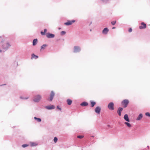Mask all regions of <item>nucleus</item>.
Returning a JSON list of instances; mask_svg holds the SVG:
<instances>
[{"label":"nucleus","mask_w":150,"mask_h":150,"mask_svg":"<svg viewBox=\"0 0 150 150\" xmlns=\"http://www.w3.org/2000/svg\"><path fill=\"white\" fill-rule=\"evenodd\" d=\"M1 52V50H0V52Z\"/></svg>","instance_id":"nucleus-38"},{"label":"nucleus","mask_w":150,"mask_h":150,"mask_svg":"<svg viewBox=\"0 0 150 150\" xmlns=\"http://www.w3.org/2000/svg\"><path fill=\"white\" fill-rule=\"evenodd\" d=\"M108 31L109 30L107 28H104L103 30L102 33L104 34H106L108 33Z\"/></svg>","instance_id":"nucleus-11"},{"label":"nucleus","mask_w":150,"mask_h":150,"mask_svg":"<svg viewBox=\"0 0 150 150\" xmlns=\"http://www.w3.org/2000/svg\"><path fill=\"white\" fill-rule=\"evenodd\" d=\"M47 31V30L46 29H45L44 30V32L45 33Z\"/></svg>","instance_id":"nucleus-35"},{"label":"nucleus","mask_w":150,"mask_h":150,"mask_svg":"<svg viewBox=\"0 0 150 150\" xmlns=\"http://www.w3.org/2000/svg\"><path fill=\"white\" fill-rule=\"evenodd\" d=\"M108 107L109 109L111 110H114V104L113 103H110L108 105Z\"/></svg>","instance_id":"nucleus-2"},{"label":"nucleus","mask_w":150,"mask_h":150,"mask_svg":"<svg viewBox=\"0 0 150 150\" xmlns=\"http://www.w3.org/2000/svg\"><path fill=\"white\" fill-rule=\"evenodd\" d=\"M91 106L92 107H93L96 104V103L95 102H93V101H91Z\"/></svg>","instance_id":"nucleus-22"},{"label":"nucleus","mask_w":150,"mask_h":150,"mask_svg":"<svg viewBox=\"0 0 150 150\" xmlns=\"http://www.w3.org/2000/svg\"><path fill=\"white\" fill-rule=\"evenodd\" d=\"M101 110V108L99 107H96L95 110V112L97 114H99Z\"/></svg>","instance_id":"nucleus-8"},{"label":"nucleus","mask_w":150,"mask_h":150,"mask_svg":"<svg viewBox=\"0 0 150 150\" xmlns=\"http://www.w3.org/2000/svg\"><path fill=\"white\" fill-rule=\"evenodd\" d=\"M145 115L146 116L150 117V114L148 112L146 113Z\"/></svg>","instance_id":"nucleus-26"},{"label":"nucleus","mask_w":150,"mask_h":150,"mask_svg":"<svg viewBox=\"0 0 150 150\" xmlns=\"http://www.w3.org/2000/svg\"><path fill=\"white\" fill-rule=\"evenodd\" d=\"M32 58L35 59H36L38 58V56L35 55L34 54H32Z\"/></svg>","instance_id":"nucleus-19"},{"label":"nucleus","mask_w":150,"mask_h":150,"mask_svg":"<svg viewBox=\"0 0 150 150\" xmlns=\"http://www.w3.org/2000/svg\"><path fill=\"white\" fill-rule=\"evenodd\" d=\"M34 119L36 120L38 122H40L41 121V120L40 118H38L36 117H34Z\"/></svg>","instance_id":"nucleus-21"},{"label":"nucleus","mask_w":150,"mask_h":150,"mask_svg":"<svg viewBox=\"0 0 150 150\" xmlns=\"http://www.w3.org/2000/svg\"><path fill=\"white\" fill-rule=\"evenodd\" d=\"M83 135H79V136H78L77 137L78 138H79V139H82L83 138Z\"/></svg>","instance_id":"nucleus-25"},{"label":"nucleus","mask_w":150,"mask_h":150,"mask_svg":"<svg viewBox=\"0 0 150 150\" xmlns=\"http://www.w3.org/2000/svg\"><path fill=\"white\" fill-rule=\"evenodd\" d=\"M143 117V115L142 114L139 115L138 117L137 118V120H140Z\"/></svg>","instance_id":"nucleus-16"},{"label":"nucleus","mask_w":150,"mask_h":150,"mask_svg":"<svg viewBox=\"0 0 150 150\" xmlns=\"http://www.w3.org/2000/svg\"><path fill=\"white\" fill-rule=\"evenodd\" d=\"M41 99V96L39 95H38L35 96L34 99V101L35 102H38Z\"/></svg>","instance_id":"nucleus-3"},{"label":"nucleus","mask_w":150,"mask_h":150,"mask_svg":"<svg viewBox=\"0 0 150 150\" xmlns=\"http://www.w3.org/2000/svg\"><path fill=\"white\" fill-rule=\"evenodd\" d=\"M88 104L86 102H83L81 104V106H86L88 105Z\"/></svg>","instance_id":"nucleus-17"},{"label":"nucleus","mask_w":150,"mask_h":150,"mask_svg":"<svg viewBox=\"0 0 150 150\" xmlns=\"http://www.w3.org/2000/svg\"><path fill=\"white\" fill-rule=\"evenodd\" d=\"M107 126L109 128H112V127H111V126L109 125H107Z\"/></svg>","instance_id":"nucleus-34"},{"label":"nucleus","mask_w":150,"mask_h":150,"mask_svg":"<svg viewBox=\"0 0 150 150\" xmlns=\"http://www.w3.org/2000/svg\"><path fill=\"white\" fill-rule=\"evenodd\" d=\"M132 31V28H130L129 30V32H131Z\"/></svg>","instance_id":"nucleus-32"},{"label":"nucleus","mask_w":150,"mask_h":150,"mask_svg":"<svg viewBox=\"0 0 150 150\" xmlns=\"http://www.w3.org/2000/svg\"><path fill=\"white\" fill-rule=\"evenodd\" d=\"M116 21H113L111 22V23L112 24V25H114L116 23Z\"/></svg>","instance_id":"nucleus-27"},{"label":"nucleus","mask_w":150,"mask_h":150,"mask_svg":"<svg viewBox=\"0 0 150 150\" xmlns=\"http://www.w3.org/2000/svg\"><path fill=\"white\" fill-rule=\"evenodd\" d=\"M30 145L31 146H36L37 144L35 143L32 142L30 143Z\"/></svg>","instance_id":"nucleus-23"},{"label":"nucleus","mask_w":150,"mask_h":150,"mask_svg":"<svg viewBox=\"0 0 150 150\" xmlns=\"http://www.w3.org/2000/svg\"><path fill=\"white\" fill-rule=\"evenodd\" d=\"M115 27H113L112 28V29H115Z\"/></svg>","instance_id":"nucleus-36"},{"label":"nucleus","mask_w":150,"mask_h":150,"mask_svg":"<svg viewBox=\"0 0 150 150\" xmlns=\"http://www.w3.org/2000/svg\"><path fill=\"white\" fill-rule=\"evenodd\" d=\"M67 102L68 105H71L72 102V100L70 99H68L67 100Z\"/></svg>","instance_id":"nucleus-15"},{"label":"nucleus","mask_w":150,"mask_h":150,"mask_svg":"<svg viewBox=\"0 0 150 150\" xmlns=\"http://www.w3.org/2000/svg\"><path fill=\"white\" fill-rule=\"evenodd\" d=\"M47 46V45L46 44L43 45L41 47V50L42 49H44L45 48V47Z\"/></svg>","instance_id":"nucleus-24"},{"label":"nucleus","mask_w":150,"mask_h":150,"mask_svg":"<svg viewBox=\"0 0 150 150\" xmlns=\"http://www.w3.org/2000/svg\"><path fill=\"white\" fill-rule=\"evenodd\" d=\"M54 95V93L53 92V91H52L51 93L50 97V101H52V100Z\"/></svg>","instance_id":"nucleus-10"},{"label":"nucleus","mask_w":150,"mask_h":150,"mask_svg":"<svg viewBox=\"0 0 150 150\" xmlns=\"http://www.w3.org/2000/svg\"><path fill=\"white\" fill-rule=\"evenodd\" d=\"M10 45L9 43H6L2 45V47L3 49H6L10 47Z\"/></svg>","instance_id":"nucleus-5"},{"label":"nucleus","mask_w":150,"mask_h":150,"mask_svg":"<svg viewBox=\"0 0 150 150\" xmlns=\"http://www.w3.org/2000/svg\"><path fill=\"white\" fill-rule=\"evenodd\" d=\"M125 124L128 127H131V125L128 122H125Z\"/></svg>","instance_id":"nucleus-20"},{"label":"nucleus","mask_w":150,"mask_h":150,"mask_svg":"<svg viewBox=\"0 0 150 150\" xmlns=\"http://www.w3.org/2000/svg\"><path fill=\"white\" fill-rule=\"evenodd\" d=\"M146 26L145 23L144 22H142L141 24V25L139 26L140 29H143L146 28Z\"/></svg>","instance_id":"nucleus-4"},{"label":"nucleus","mask_w":150,"mask_h":150,"mask_svg":"<svg viewBox=\"0 0 150 150\" xmlns=\"http://www.w3.org/2000/svg\"><path fill=\"white\" fill-rule=\"evenodd\" d=\"M124 119L126 121L129 122V121L128 115L127 114H125L124 116Z\"/></svg>","instance_id":"nucleus-14"},{"label":"nucleus","mask_w":150,"mask_h":150,"mask_svg":"<svg viewBox=\"0 0 150 150\" xmlns=\"http://www.w3.org/2000/svg\"><path fill=\"white\" fill-rule=\"evenodd\" d=\"M66 33V32L64 31H62L61 32V34L62 35H64Z\"/></svg>","instance_id":"nucleus-29"},{"label":"nucleus","mask_w":150,"mask_h":150,"mask_svg":"<svg viewBox=\"0 0 150 150\" xmlns=\"http://www.w3.org/2000/svg\"><path fill=\"white\" fill-rule=\"evenodd\" d=\"M54 141L55 143H56L57 141V138L56 137H54Z\"/></svg>","instance_id":"nucleus-28"},{"label":"nucleus","mask_w":150,"mask_h":150,"mask_svg":"<svg viewBox=\"0 0 150 150\" xmlns=\"http://www.w3.org/2000/svg\"><path fill=\"white\" fill-rule=\"evenodd\" d=\"M75 22V21L74 20H73L71 21H67V22L64 23V25H71L73 23H74Z\"/></svg>","instance_id":"nucleus-6"},{"label":"nucleus","mask_w":150,"mask_h":150,"mask_svg":"<svg viewBox=\"0 0 150 150\" xmlns=\"http://www.w3.org/2000/svg\"><path fill=\"white\" fill-rule=\"evenodd\" d=\"M28 146V145L26 144H23L22 145V147H25Z\"/></svg>","instance_id":"nucleus-30"},{"label":"nucleus","mask_w":150,"mask_h":150,"mask_svg":"<svg viewBox=\"0 0 150 150\" xmlns=\"http://www.w3.org/2000/svg\"><path fill=\"white\" fill-rule=\"evenodd\" d=\"M37 39H34L33 41V45H36L37 42Z\"/></svg>","instance_id":"nucleus-18"},{"label":"nucleus","mask_w":150,"mask_h":150,"mask_svg":"<svg viewBox=\"0 0 150 150\" xmlns=\"http://www.w3.org/2000/svg\"><path fill=\"white\" fill-rule=\"evenodd\" d=\"M45 108H46L47 109L51 110L52 109H54L55 108V107L53 105H51L50 106H46Z\"/></svg>","instance_id":"nucleus-12"},{"label":"nucleus","mask_w":150,"mask_h":150,"mask_svg":"<svg viewBox=\"0 0 150 150\" xmlns=\"http://www.w3.org/2000/svg\"><path fill=\"white\" fill-rule=\"evenodd\" d=\"M80 50V48L78 46H75L74 47V52H78Z\"/></svg>","instance_id":"nucleus-9"},{"label":"nucleus","mask_w":150,"mask_h":150,"mask_svg":"<svg viewBox=\"0 0 150 150\" xmlns=\"http://www.w3.org/2000/svg\"><path fill=\"white\" fill-rule=\"evenodd\" d=\"M41 34L42 35H45V33L43 32H42V31H41Z\"/></svg>","instance_id":"nucleus-31"},{"label":"nucleus","mask_w":150,"mask_h":150,"mask_svg":"<svg viewBox=\"0 0 150 150\" xmlns=\"http://www.w3.org/2000/svg\"><path fill=\"white\" fill-rule=\"evenodd\" d=\"M122 110L123 109L122 108H119L118 109L117 113H118L120 116L121 115V112Z\"/></svg>","instance_id":"nucleus-13"},{"label":"nucleus","mask_w":150,"mask_h":150,"mask_svg":"<svg viewBox=\"0 0 150 150\" xmlns=\"http://www.w3.org/2000/svg\"><path fill=\"white\" fill-rule=\"evenodd\" d=\"M57 108H58V109L59 110H61V108H59V107L58 106H57Z\"/></svg>","instance_id":"nucleus-33"},{"label":"nucleus","mask_w":150,"mask_h":150,"mask_svg":"<svg viewBox=\"0 0 150 150\" xmlns=\"http://www.w3.org/2000/svg\"><path fill=\"white\" fill-rule=\"evenodd\" d=\"M5 85V84H4V85H1L0 86H2V85Z\"/></svg>","instance_id":"nucleus-37"},{"label":"nucleus","mask_w":150,"mask_h":150,"mask_svg":"<svg viewBox=\"0 0 150 150\" xmlns=\"http://www.w3.org/2000/svg\"><path fill=\"white\" fill-rule=\"evenodd\" d=\"M46 36L48 38H53L54 37V35L52 34L47 33L46 34Z\"/></svg>","instance_id":"nucleus-7"},{"label":"nucleus","mask_w":150,"mask_h":150,"mask_svg":"<svg viewBox=\"0 0 150 150\" xmlns=\"http://www.w3.org/2000/svg\"><path fill=\"white\" fill-rule=\"evenodd\" d=\"M129 101L127 99H125L123 100L122 102V105L124 106V108H126L128 103H129Z\"/></svg>","instance_id":"nucleus-1"}]
</instances>
